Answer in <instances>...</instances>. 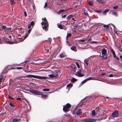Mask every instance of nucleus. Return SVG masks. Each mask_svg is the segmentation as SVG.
<instances>
[{"mask_svg": "<svg viewBox=\"0 0 122 122\" xmlns=\"http://www.w3.org/2000/svg\"><path fill=\"white\" fill-rule=\"evenodd\" d=\"M66 56L65 52H63L60 54V58H63Z\"/></svg>", "mask_w": 122, "mask_h": 122, "instance_id": "nucleus-12", "label": "nucleus"}, {"mask_svg": "<svg viewBox=\"0 0 122 122\" xmlns=\"http://www.w3.org/2000/svg\"><path fill=\"white\" fill-rule=\"evenodd\" d=\"M84 121L86 122H94L95 121V119L93 118H88L84 119Z\"/></svg>", "mask_w": 122, "mask_h": 122, "instance_id": "nucleus-8", "label": "nucleus"}, {"mask_svg": "<svg viewBox=\"0 0 122 122\" xmlns=\"http://www.w3.org/2000/svg\"><path fill=\"white\" fill-rule=\"evenodd\" d=\"M48 76L50 77V78H53L55 77V75L53 74H52L51 75H49Z\"/></svg>", "mask_w": 122, "mask_h": 122, "instance_id": "nucleus-27", "label": "nucleus"}, {"mask_svg": "<svg viewBox=\"0 0 122 122\" xmlns=\"http://www.w3.org/2000/svg\"><path fill=\"white\" fill-rule=\"evenodd\" d=\"M19 120V119L16 118H14L12 120V122H18Z\"/></svg>", "mask_w": 122, "mask_h": 122, "instance_id": "nucleus-21", "label": "nucleus"}, {"mask_svg": "<svg viewBox=\"0 0 122 122\" xmlns=\"http://www.w3.org/2000/svg\"><path fill=\"white\" fill-rule=\"evenodd\" d=\"M71 107V105L69 103H67L66 106L63 107V111L65 112H68L70 111V108Z\"/></svg>", "mask_w": 122, "mask_h": 122, "instance_id": "nucleus-5", "label": "nucleus"}, {"mask_svg": "<svg viewBox=\"0 0 122 122\" xmlns=\"http://www.w3.org/2000/svg\"><path fill=\"white\" fill-rule=\"evenodd\" d=\"M26 77L30 78L33 77L41 79H45L48 78L47 77L39 76L32 75H27L26 76Z\"/></svg>", "mask_w": 122, "mask_h": 122, "instance_id": "nucleus-3", "label": "nucleus"}, {"mask_svg": "<svg viewBox=\"0 0 122 122\" xmlns=\"http://www.w3.org/2000/svg\"><path fill=\"white\" fill-rule=\"evenodd\" d=\"M50 90V89H49L48 88H45L43 89V91H46L48 92Z\"/></svg>", "mask_w": 122, "mask_h": 122, "instance_id": "nucleus-30", "label": "nucleus"}, {"mask_svg": "<svg viewBox=\"0 0 122 122\" xmlns=\"http://www.w3.org/2000/svg\"><path fill=\"white\" fill-rule=\"evenodd\" d=\"M103 27H106L107 29H109V25H104L103 26Z\"/></svg>", "mask_w": 122, "mask_h": 122, "instance_id": "nucleus-29", "label": "nucleus"}, {"mask_svg": "<svg viewBox=\"0 0 122 122\" xmlns=\"http://www.w3.org/2000/svg\"><path fill=\"white\" fill-rule=\"evenodd\" d=\"M86 81H87L88 80H91L92 79V77H89L87 78L86 79Z\"/></svg>", "mask_w": 122, "mask_h": 122, "instance_id": "nucleus-44", "label": "nucleus"}, {"mask_svg": "<svg viewBox=\"0 0 122 122\" xmlns=\"http://www.w3.org/2000/svg\"><path fill=\"white\" fill-rule=\"evenodd\" d=\"M85 41V40H79V41H81V42H84Z\"/></svg>", "mask_w": 122, "mask_h": 122, "instance_id": "nucleus-56", "label": "nucleus"}, {"mask_svg": "<svg viewBox=\"0 0 122 122\" xmlns=\"http://www.w3.org/2000/svg\"><path fill=\"white\" fill-rule=\"evenodd\" d=\"M114 57L115 58H116L118 60V61H119V58L117 57V56H115V57Z\"/></svg>", "mask_w": 122, "mask_h": 122, "instance_id": "nucleus-53", "label": "nucleus"}, {"mask_svg": "<svg viewBox=\"0 0 122 122\" xmlns=\"http://www.w3.org/2000/svg\"><path fill=\"white\" fill-rule=\"evenodd\" d=\"M109 11V9H107L105 10L104 12H103V14L104 15H106V13L107 12Z\"/></svg>", "mask_w": 122, "mask_h": 122, "instance_id": "nucleus-25", "label": "nucleus"}, {"mask_svg": "<svg viewBox=\"0 0 122 122\" xmlns=\"http://www.w3.org/2000/svg\"><path fill=\"white\" fill-rule=\"evenodd\" d=\"M118 6L117 5L116 6H114L113 7V8L114 9H117L118 8Z\"/></svg>", "mask_w": 122, "mask_h": 122, "instance_id": "nucleus-45", "label": "nucleus"}, {"mask_svg": "<svg viewBox=\"0 0 122 122\" xmlns=\"http://www.w3.org/2000/svg\"><path fill=\"white\" fill-rule=\"evenodd\" d=\"M31 26H33L34 24V22L33 21H32L30 24Z\"/></svg>", "mask_w": 122, "mask_h": 122, "instance_id": "nucleus-41", "label": "nucleus"}, {"mask_svg": "<svg viewBox=\"0 0 122 122\" xmlns=\"http://www.w3.org/2000/svg\"><path fill=\"white\" fill-rule=\"evenodd\" d=\"M47 2H46L45 4V5H44V8H46V7H47Z\"/></svg>", "mask_w": 122, "mask_h": 122, "instance_id": "nucleus-46", "label": "nucleus"}, {"mask_svg": "<svg viewBox=\"0 0 122 122\" xmlns=\"http://www.w3.org/2000/svg\"><path fill=\"white\" fill-rule=\"evenodd\" d=\"M88 3L89 5L91 6H92L93 5V2L92 1H89L88 2Z\"/></svg>", "mask_w": 122, "mask_h": 122, "instance_id": "nucleus-35", "label": "nucleus"}, {"mask_svg": "<svg viewBox=\"0 0 122 122\" xmlns=\"http://www.w3.org/2000/svg\"><path fill=\"white\" fill-rule=\"evenodd\" d=\"M71 49L75 52H76L77 51V50L76 49V48L75 46H73L71 48Z\"/></svg>", "mask_w": 122, "mask_h": 122, "instance_id": "nucleus-18", "label": "nucleus"}, {"mask_svg": "<svg viewBox=\"0 0 122 122\" xmlns=\"http://www.w3.org/2000/svg\"><path fill=\"white\" fill-rule=\"evenodd\" d=\"M2 40L3 41H4L5 43H10V44H13L15 43H16L14 42H12L11 41L10 42L9 41H7V40H9V39H6L4 37L2 38Z\"/></svg>", "mask_w": 122, "mask_h": 122, "instance_id": "nucleus-7", "label": "nucleus"}, {"mask_svg": "<svg viewBox=\"0 0 122 122\" xmlns=\"http://www.w3.org/2000/svg\"><path fill=\"white\" fill-rule=\"evenodd\" d=\"M31 25H30V24H29L28 25V29H30V28L31 27Z\"/></svg>", "mask_w": 122, "mask_h": 122, "instance_id": "nucleus-54", "label": "nucleus"}, {"mask_svg": "<svg viewBox=\"0 0 122 122\" xmlns=\"http://www.w3.org/2000/svg\"><path fill=\"white\" fill-rule=\"evenodd\" d=\"M72 19L73 20H74V21H76V20H75L74 19V18H72Z\"/></svg>", "mask_w": 122, "mask_h": 122, "instance_id": "nucleus-63", "label": "nucleus"}, {"mask_svg": "<svg viewBox=\"0 0 122 122\" xmlns=\"http://www.w3.org/2000/svg\"><path fill=\"white\" fill-rule=\"evenodd\" d=\"M4 80L3 76H0V86L1 85L2 81H3Z\"/></svg>", "mask_w": 122, "mask_h": 122, "instance_id": "nucleus-20", "label": "nucleus"}, {"mask_svg": "<svg viewBox=\"0 0 122 122\" xmlns=\"http://www.w3.org/2000/svg\"><path fill=\"white\" fill-rule=\"evenodd\" d=\"M113 76L112 74H111L109 75L108 76L110 77H112Z\"/></svg>", "mask_w": 122, "mask_h": 122, "instance_id": "nucleus-57", "label": "nucleus"}, {"mask_svg": "<svg viewBox=\"0 0 122 122\" xmlns=\"http://www.w3.org/2000/svg\"><path fill=\"white\" fill-rule=\"evenodd\" d=\"M15 0H10V1L11 2V5H12L14 4H15Z\"/></svg>", "mask_w": 122, "mask_h": 122, "instance_id": "nucleus-36", "label": "nucleus"}, {"mask_svg": "<svg viewBox=\"0 0 122 122\" xmlns=\"http://www.w3.org/2000/svg\"><path fill=\"white\" fill-rule=\"evenodd\" d=\"M101 11L100 10H97L96 11V12H101Z\"/></svg>", "mask_w": 122, "mask_h": 122, "instance_id": "nucleus-60", "label": "nucleus"}, {"mask_svg": "<svg viewBox=\"0 0 122 122\" xmlns=\"http://www.w3.org/2000/svg\"><path fill=\"white\" fill-rule=\"evenodd\" d=\"M24 13L25 15V17H26L27 16V14L26 11H25L24 12Z\"/></svg>", "mask_w": 122, "mask_h": 122, "instance_id": "nucleus-51", "label": "nucleus"}, {"mask_svg": "<svg viewBox=\"0 0 122 122\" xmlns=\"http://www.w3.org/2000/svg\"><path fill=\"white\" fill-rule=\"evenodd\" d=\"M97 1L99 3H101L102 4H103L105 3L104 1V0H97Z\"/></svg>", "mask_w": 122, "mask_h": 122, "instance_id": "nucleus-24", "label": "nucleus"}, {"mask_svg": "<svg viewBox=\"0 0 122 122\" xmlns=\"http://www.w3.org/2000/svg\"><path fill=\"white\" fill-rule=\"evenodd\" d=\"M87 81H86V79L81 82V84H83L85 83Z\"/></svg>", "mask_w": 122, "mask_h": 122, "instance_id": "nucleus-32", "label": "nucleus"}, {"mask_svg": "<svg viewBox=\"0 0 122 122\" xmlns=\"http://www.w3.org/2000/svg\"><path fill=\"white\" fill-rule=\"evenodd\" d=\"M84 62L87 65H88V61L87 59H86L85 60Z\"/></svg>", "mask_w": 122, "mask_h": 122, "instance_id": "nucleus-33", "label": "nucleus"}, {"mask_svg": "<svg viewBox=\"0 0 122 122\" xmlns=\"http://www.w3.org/2000/svg\"><path fill=\"white\" fill-rule=\"evenodd\" d=\"M2 28L3 29L5 30L6 28V27L4 25H3L2 27Z\"/></svg>", "mask_w": 122, "mask_h": 122, "instance_id": "nucleus-39", "label": "nucleus"}, {"mask_svg": "<svg viewBox=\"0 0 122 122\" xmlns=\"http://www.w3.org/2000/svg\"><path fill=\"white\" fill-rule=\"evenodd\" d=\"M8 97L9 98H10V99H11V100H15V98H13V97H11L10 95H9L8 96Z\"/></svg>", "mask_w": 122, "mask_h": 122, "instance_id": "nucleus-34", "label": "nucleus"}, {"mask_svg": "<svg viewBox=\"0 0 122 122\" xmlns=\"http://www.w3.org/2000/svg\"><path fill=\"white\" fill-rule=\"evenodd\" d=\"M77 80L75 78H73L71 79V82H75Z\"/></svg>", "mask_w": 122, "mask_h": 122, "instance_id": "nucleus-26", "label": "nucleus"}, {"mask_svg": "<svg viewBox=\"0 0 122 122\" xmlns=\"http://www.w3.org/2000/svg\"><path fill=\"white\" fill-rule=\"evenodd\" d=\"M18 29H19V30H22L23 29V28H18Z\"/></svg>", "mask_w": 122, "mask_h": 122, "instance_id": "nucleus-61", "label": "nucleus"}, {"mask_svg": "<svg viewBox=\"0 0 122 122\" xmlns=\"http://www.w3.org/2000/svg\"><path fill=\"white\" fill-rule=\"evenodd\" d=\"M9 105L11 107H12L13 109L14 110L15 109V106L11 102H10L9 104Z\"/></svg>", "mask_w": 122, "mask_h": 122, "instance_id": "nucleus-15", "label": "nucleus"}, {"mask_svg": "<svg viewBox=\"0 0 122 122\" xmlns=\"http://www.w3.org/2000/svg\"><path fill=\"white\" fill-rule=\"evenodd\" d=\"M112 14L113 15H117V13L116 12H113Z\"/></svg>", "mask_w": 122, "mask_h": 122, "instance_id": "nucleus-52", "label": "nucleus"}, {"mask_svg": "<svg viewBox=\"0 0 122 122\" xmlns=\"http://www.w3.org/2000/svg\"><path fill=\"white\" fill-rule=\"evenodd\" d=\"M120 58H121V60L122 61V56L121 55V56H120Z\"/></svg>", "mask_w": 122, "mask_h": 122, "instance_id": "nucleus-62", "label": "nucleus"}, {"mask_svg": "<svg viewBox=\"0 0 122 122\" xmlns=\"http://www.w3.org/2000/svg\"><path fill=\"white\" fill-rule=\"evenodd\" d=\"M120 100L121 101H122V98H120Z\"/></svg>", "mask_w": 122, "mask_h": 122, "instance_id": "nucleus-64", "label": "nucleus"}, {"mask_svg": "<svg viewBox=\"0 0 122 122\" xmlns=\"http://www.w3.org/2000/svg\"><path fill=\"white\" fill-rule=\"evenodd\" d=\"M63 10V9H61L58 12V13H61L63 12L64 11H66V10Z\"/></svg>", "mask_w": 122, "mask_h": 122, "instance_id": "nucleus-23", "label": "nucleus"}, {"mask_svg": "<svg viewBox=\"0 0 122 122\" xmlns=\"http://www.w3.org/2000/svg\"><path fill=\"white\" fill-rule=\"evenodd\" d=\"M74 25V26L75 28H78L79 27V25L77 24H75Z\"/></svg>", "mask_w": 122, "mask_h": 122, "instance_id": "nucleus-40", "label": "nucleus"}, {"mask_svg": "<svg viewBox=\"0 0 122 122\" xmlns=\"http://www.w3.org/2000/svg\"><path fill=\"white\" fill-rule=\"evenodd\" d=\"M31 28H30V29H29L28 31V34H29L30 32H31Z\"/></svg>", "mask_w": 122, "mask_h": 122, "instance_id": "nucleus-47", "label": "nucleus"}, {"mask_svg": "<svg viewBox=\"0 0 122 122\" xmlns=\"http://www.w3.org/2000/svg\"><path fill=\"white\" fill-rule=\"evenodd\" d=\"M111 51L112 53L113 54L114 57H115V56H116V55L115 53V52H114V50H113V49L112 48H111Z\"/></svg>", "mask_w": 122, "mask_h": 122, "instance_id": "nucleus-22", "label": "nucleus"}, {"mask_svg": "<svg viewBox=\"0 0 122 122\" xmlns=\"http://www.w3.org/2000/svg\"><path fill=\"white\" fill-rule=\"evenodd\" d=\"M82 113V111L81 109H79L78 111L76 113V114L77 116H79L81 115Z\"/></svg>", "mask_w": 122, "mask_h": 122, "instance_id": "nucleus-14", "label": "nucleus"}, {"mask_svg": "<svg viewBox=\"0 0 122 122\" xmlns=\"http://www.w3.org/2000/svg\"><path fill=\"white\" fill-rule=\"evenodd\" d=\"M16 100H19L20 101L21 100V98L20 97H17L16 98Z\"/></svg>", "mask_w": 122, "mask_h": 122, "instance_id": "nucleus-50", "label": "nucleus"}, {"mask_svg": "<svg viewBox=\"0 0 122 122\" xmlns=\"http://www.w3.org/2000/svg\"><path fill=\"white\" fill-rule=\"evenodd\" d=\"M71 33L68 34V33L67 34V35L66 36V40L68 39V38L70 37L71 36Z\"/></svg>", "mask_w": 122, "mask_h": 122, "instance_id": "nucleus-28", "label": "nucleus"}, {"mask_svg": "<svg viewBox=\"0 0 122 122\" xmlns=\"http://www.w3.org/2000/svg\"><path fill=\"white\" fill-rule=\"evenodd\" d=\"M74 15H71L68 16L66 18L67 20H68L70 19L73 17Z\"/></svg>", "mask_w": 122, "mask_h": 122, "instance_id": "nucleus-16", "label": "nucleus"}, {"mask_svg": "<svg viewBox=\"0 0 122 122\" xmlns=\"http://www.w3.org/2000/svg\"><path fill=\"white\" fill-rule=\"evenodd\" d=\"M28 35L27 34H25V36H24V39H25L28 36Z\"/></svg>", "mask_w": 122, "mask_h": 122, "instance_id": "nucleus-43", "label": "nucleus"}, {"mask_svg": "<svg viewBox=\"0 0 122 122\" xmlns=\"http://www.w3.org/2000/svg\"><path fill=\"white\" fill-rule=\"evenodd\" d=\"M29 91L35 95H42L41 97L43 98H45L47 97L46 95L43 94L42 93L39 91H36L31 89H30L29 90Z\"/></svg>", "mask_w": 122, "mask_h": 122, "instance_id": "nucleus-2", "label": "nucleus"}, {"mask_svg": "<svg viewBox=\"0 0 122 122\" xmlns=\"http://www.w3.org/2000/svg\"><path fill=\"white\" fill-rule=\"evenodd\" d=\"M42 21L41 24L42 25V28L45 31H48L49 27V24L48 21L46 18H45L44 19L42 18Z\"/></svg>", "mask_w": 122, "mask_h": 122, "instance_id": "nucleus-1", "label": "nucleus"}, {"mask_svg": "<svg viewBox=\"0 0 122 122\" xmlns=\"http://www.w3.org/2000/svg\"><path fill=\"white\" fill-rule=\"evenodd\" d=\"M22 67H19L17 68H16V69H17L18 70V69H22Z\"/></svg>", "mask_w": 122, "mask_h": 122, "instance_id": "nucleus-48", "label": "nucleus"}, {"mask_svg": "<svg viewBox=\"0 0 122 122\" xmlns=\"http://www.w3.org/2000/svg\"><path fill=\"white\" fill-rule=\"evenodd\" d=\"M48 40L50 41H51L52 40L50 38H48Z\"/></svg>", "mask_w": 122, "mask_h": 122, "instance_id": "nucleus-58", "label": "nucleus"}, {"mask_svg": "<svg viewBox=\"0 0 122 122\" xmlns=\"http://www.w3.org/2000/svg\"><path fill=\"white\" fill-rule=\"evenodd\" d=\"M102 56L101 57L103 58L104 60L107 59V51L104 48L102 49Z\"/></svg>", "mask_w": 122, "mask_h": 122, "instance_id": "nucleus-4", "label": "nucleus"}, {"mask_svg": "<svg viewBox=\"0 0 122 122\" xmlns=\"http://www.w3.org/2000/svg\"><path fill=\"white\" fill-rule=\"evenodd\" d=\"M101 75H102L104 76L106 75V74L104 73H102Z\"/></svg>", "mask_w": 122, "mask_h": 122, "instance_id": "nucleus-59", "label": "nucleus"}, {"mask_svg": "<svg viewBox=\"0 0 122 122\" xmlns=\"http://www.w3.org/2000/svg\"><path fill=\"white\" fill-rule=\"evenodd\" d=\"M11 27L10 28H6L5 30H4L5 32H7L8 33H10L11 32Z\"/></svg>", "mask_w": 122, "mask_h": 122, "instance_id": "nucleus-11", "label": "nucleus"}, {"mask_svg": "<svg viewBox=\"0 0 122 122\" xmlns=\"http://www.w3.org/2000/svg\"><path fill=\"white\" fill-rule=\"evenodd\" d=\"M103 116V115L102 114L98 116L97 117L98 119V120H102L103 119H105L106 118L104 117Z\"/></svg>", "mask_w": 122, "mask_h": 122, "instance_id": "nucleus-10", "label": "nucleus"}, {"mask_svg": "<svg viewBox=\"0 0 122 122\" xmlns=\"http://www.w3.org/2000/svg\"><path fill=\"white\" fill-rule=\"evenodd\" d=\"M55 72L56 73H58L59 72H60V71L59 70H55Z\"/></svg>", "mask_w": 122, "mask_h": 122, "instance_id": "nucleus-49", "label": "nucleus"}, {"mask_svg": "<svg viewBox=\"0 0 122 122\" xmlns=\"http://www.w3.org/2000/svg\"><path fill=\"white\" fill-rule=\"evenodd\" d=\"M70 66L72 70L74 72H76V68L75 66L74 65L72 66L70 65Z\"/></svg>", "mask_w": 122, "mask_h": 122, "instance_id": "nucleus-13", "label": "nucleus"}, {"mask_svg": "<svg viewBox=\"0 0 122 122\" xmlns=\"http://www.w3.org/2000/svg\"><path fill=\"white\" fill-rule=\"evenodd\" d=\"M79 71L76 72V75L79 77H81L83 76L84 75L81 73V70L79 69Z\"/></svg>", "mask_w": 122, "mask_h": 122, "instance_id": "nucleus-9", "label": "nucleus"}, {"mask_svg": "<svg viewBox=\"0 0 122 122\" xmlns=\"http://www.w3.org/2000/svg\"><path fill=\"white\" fill-rule=\"evenodd\" d=\"M73 86V84L71 83H69L66 86V87L70 89Z\"/></svg>", "mask_w": 122, "mask_h": 122, "instance_id": "nucleus-17", "label": "nucleus"}, {"mask_svg": "<svg viewBox=\"0 0 122 122\" xmlns=\"http://www.w3.org/2000/svg\"><path fill=\"white\" fill-rule=\"evenodd\" d=\"M112 116L113 117H119V114L118 111L117 110H114L112 114Z\"/></svg>", "mask_w": 122, "mask_h": 122, "instance_id": "nucleus-6", "label": "nucleus"}, {"mask_svg": "<svg viewBox=\"0 0 122 122\" xmlns=\"http://www.w3.org/2000/svg\"><path fill=\"white\" fill-rule=\"evenodd\" d=\"M72 32L73 33L75 34L76 35V34L77 33H76V31L75 30H72Z\"/></svg>", "mask_w": 122, "mask_h": 122, "instance_id": "nucleus-42", "label": "nucleus"}, {"mask_svg": "<svg viewBox=\"0 0 122 122\" xmlns=\"http://www.w3.org/2000/svg\"><path fill=\"white\" fill-rule=\"evenodd\" d=\"M66 16V15H62V18H65Z\"/></svg>", "mask_w": 122, "mask_h": 122, "instance_id": "nucleus-55", "label": "nucleus"}, {"mask_svg": "<svg viewBox=\"0 0 122 122\" xmlns=\"http://www.w3.org/2000/svg\"><path fill=\"white\" fill-rule=\"evenodd\" d=\"M92 114L91 115L92 117H93L95 115L96 113L95 112V110H93L92 111Z\"/></svg>", "mask_w": 122, "mask_h": 122, "instance_id": "nucleus-19", "label": "nucleus"}, {"mask_svg": "<svg viewBox=\"0 0 122 122\" xmlns=\"http://www.w3.org/2000/svg\"><path fill=\"white\" fill-rule=\"evenodd\" d=\"M99 43V42L96 41H92L91 42V43H95L96 44H97Z\"/></svg>", "mask_w": 122, "mask_h": 122, "instance_id": "nucleus-37", "label": "nucleus"}, {"mask_svg": "<svg viewBox=\"0 0 122 122\" xmlns=\"http://www.w3.org/2000/svg\"><path fill=\"white\" fill-rule=\"evenodd\" d=\"M58 27L59 28L61 29H63V27L61 25L59 24L58 25Z\"/></svg>", "mask_w": 122, "mask_h": 122, "instance_id": "nucleus-31", "label": "nucleus"}, {"mask_svg": "<svg viewBox=\"0 0 122 122\" xmlns=\"http://www.w3.org/2000/svg\"><path fill=\"white\" fill-rule=\"evenodd\" d=\"M76 64L77 66V68H79L80 67V66L78 63L77 62L76 63Z\"/></svg>", "mask_w": 122, "mask_h": 122, "instance_id": "nucleus-38", "label": "nucleus"}]
</instances>
